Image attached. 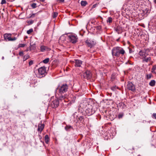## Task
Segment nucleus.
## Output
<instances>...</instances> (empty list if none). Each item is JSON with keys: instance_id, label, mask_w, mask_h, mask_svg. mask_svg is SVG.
Listing matches in <instances>:
<instances>
[{"instance_id": "30", "label": "nucleus", "mask_w": 156, "mask_h": 156, "mask_svg": "<svg viewBox=\"0 0 156 156\" xmlns=\"http://www.w3.org/2000/svg\"><path fill=\"white\" fill-rule=\"evenodd\" d=\"M31 6L33 9H34L36 7V4L35 3H33L31 5Z\"/></svg>"}, {"instance_id": "29", "label": "nucleus", "mask_w": 156, "mask_h": 156, "mask_svg": "<svg viewBox=\"0 0 156 156\" xmlns=\"http://www.w3.org/2000/svg\"><path fill=\"white\" fill-rule=\"evenodd\" d=\"M112 21V18L111 17H109L108 20H107V22H108L109 23H111Z\"/></svg>"}, {"instance_id": "26", "label": "nucleus", "mask_w": 156, "mask_h": 156, "mask_svg": "<svg viewBox=\"0 0 156 156\" xmlns=\"http://www.w3.org/2000/svg\"><path fill=\"white\" fill-rule=\"evenodd\" d=\"M49 58H47L44 60L43 61V62L44 63L47 64L49 62Z\"/></svg>"}, {"instance_id": "22", "label": "nucleus", "mask_w": 156, "mask_h": 156, "mask_svg": "<svg viewBox=\"0 0 156 156\" xmlns=\"http://www.w3.org/2000/svg\"><path fill=\"white\" fill-rule=\"evenodd\" d=\"M65 129L67 131H69L70 129H73V127L69 125H67L65 127Z\"/></svg>"}, {"instance_id": "3", "label": "nucleus", "mask_w": 156, "mask_h": 156, "mask_svg": "<svg viewBox=\"0 0 156 156\" xmlns=\"http://www.w3.org/2000/svg\"><path fill=\"white\" fill-rule=\"evenodd\" d=\"M47 74L46 69L45 67H41L38 69L37 76L39 78H42L45 76Z\"/></svg>"}, {"instance_id": "34", "label": "nucleus", "mask_w": 156, "mask_h": 156, "mask_svg": "<svg viewBox=\"0 0 156 156\" xmlns=\"http://www.w3.org/2000/svg\"><path fill=\"white\" fill-rule=\"evenodd\" d=\"M152 117L153 119H156V113H154L152 115Z\"/></svg>"}, {"instance_id": "33", "label": "nucleus", "mask_w": 156, "mask_h": 156, "mask_svg": "<svg viewBox=\"0 0 156 156\" xmlns=\"http://www.w3.org/2000/svg\"><path fill=\"white\" fill-rule=\"evenodd\" d=\"M36 14V13H34V14H30V16H29V18H34L35 17V15Z\"/></svg>"}, {"instance_id": "5", "label": "nucleus", "mask_w": 156, "mask_h": 156, "mask_svg": "<svg viewBox=\"0 0 156 156\" xmlns=\"http://www.w3.org/2000/svg\"><path fill=\"white\" fill-rule=\"evenodd\" d=\"M87 101H84L83 102L81 103L80 105V106L79 107L78 110L79 112H83V110H84V109L86 108L90 105Z\"/></svg>"}, {"instance_id": "4", "label": "nucleus", "mask_w": 156, "mask_h": 156, "mask_svg": "<svg viewBox=\"0 0 156 156\" xmlns=\"http://www.w3.org/2000/svg\"><path fill=\"white\" fill-rule=\"evenodd\" d=\"M76 112L74 113L73 115V117L74 118V121L76 122H79L83 124L85 123V117L83 116H80L78 117L76 115Z\"/></svg>"}, {"instance_id": "43", "label": "nucleus", "mask_w": 156, "mask_h": 156, "mask_svg": "<svg viewBox=\"0 0 156 156\" xmlns=\"http://www.w3.org/2000/svg\"><path fill=\"white\" fill-rule=\"evenodd\" d=\"M40 1L42 2H44L45 1V0H39Z\"/></svg>"}, {"instance_id": "9", "label": "nucleus", "mask_w": 156, "mask_h": 156, "mask_svg": "<svg viewBox=\"0 0 156 156\" xmlns=\"http://www.w3.org/2000/svg\"><path fill=\"white\" fill-rule=\"evenodd\" d=\"M12 34H5L4 35V39L6 41H15L17 39L16 37L11 38Z\"/></svg>"}, {"instance_id": "28", "label": "nucleus", "mask_w": 156, "mask_h": 156, "mask_svg": "<svg viewBox=\"0 0 156 156\" xmlns=\"http://www.w3.org/2000/svg\"><path fill=\"white\" fill-rule=\"evenodd\" d=\"M33 31V29L32 28L30 29L29 30L27 31V33L28 34H30L32 33Z\"/></svg>"}, {"instance_id": "14", "label": "nucleus", "mask_w": 156, "mask_h": 156, "mask_svg": "<svg viewBox=\"0 0 156 156\" xmlns=\"http://www.w3.org/2000/svg\"><path fill=\"white\" fill-rule=\"evenodd\" d=\"M75 63V66L76 67H80L82 64V61L80 60L75 59L74 61Z\"/></svg>"}, {"instance_id": "7", "label": "nucleus", "mask_w": 156, "mask_h": 156, "mask_svg": "<svg viewBox=\"0 0 156 156\" xmlns=\"http://www.w3.org/2000/svg\"><path fill=\"white\" fill-rule=\"evenodd\" d=\"M85 115L89 116L92 115L95 112V110L91 105H89L87 108L85 110Z\"/></svg>"}, {"instance_id": "15", "label": "nucleus", "mask_w": 156, "mask_h": 156, "mask_svg": "<svg viewBox=\"0 0 156 156\" xmlns=\"http://www.w3.org/2000/svg\"><path fill=\"white\" fill-rule=\"evenodd\" d=\"M44 127V124L39 123L38 125V128L37 129V131L38 132H40V133H41V131L43 129Z\"/></svg>"}, {"instance_id": "6", "label": "nucleus", "mask_w": 156, "mask_h": 156, "mask_svg": "<svg viewBox=\"0 0 156 156\" xmlns=\"http://www.w3.org/2000/svg\"><path fill=\"white\" fill-rule=\"evenodd\" d=\"M68 40L72 43H75L77 41L78 38L77 35L74 34H71L68 35Z\"/></svg>"}, {"instance_id": "45", "label": "nucleus", "mask_w": 156, "mask_h": 156, "mask_svg": "<svg viewBox=\"0 0 156 156\" xmlns=\"http://www.w3.org/2000/svg\"><path fill=\"white\" fill-rule=\"evenodd\" d=\"M2 59H3V58H4V57H2Z\"/></svg>"}, {"instance_id": "40", "label": "nucleus", "mask_w": 156, "mask_h": 156, "mask_svg": "<svg viewBox=\"0 0 156 156\" xmlns=\"http://www.w3.org/2000/svg\"><path fill=\"white\" fill-rule=\"evenodd\" d=\"M119 105H124V104L123 103H119Z\"/></svg>"}, {"instance_id": "17", "label": "nucleus", "mask_w": 156, "mask_h": 156, "mask_svg": "<svg viewBox=\"0 0 156 156\" xmlns=\"http://www.w3.org/2000/svg\"><path fill=\"white\" fill-rule=\"evenodd\" d=\"M151 72L154 74H156V64L153 66Z\"/></svg>"}, {"instance_id": "44", "label": "nucleus", "mask_w": 156, "mask_h": 156, "mask_svg": "<svg viewBox=\"0 0 156 156\" xmlns=\"http://www.w3.org/2000/svg\"><path fill=\"white\" fill-rule=\"evenodd\" d=\"M154 2L155 4H156V0H154Z\"/></svg>"}, {"instance_id": "36", "label": "nucleus", "mask_w": 156, "mask_h": 156, "mask_svg": "<svg viewBox=\"0 0 156 156\" xmlns=\"http://www.w3.org/2000/svg\"><path fill=\"white\" fill-rule=\"evenodd\" d=\"M33 60L30 61L29 62V65L30 66L33 64Z\"/></svg>"}, {"instance_id": "19", "label": "nucleus", "mask_w": 156, "mask_h": 156, "mask_svg": "<svg viewBox=\"0 0 156 156\" xmlns=\"http://www.w3.org/2000/svg\"><path fill=\"white\" fill-rule=\"evenodd\" d=\"M45 142L47 144H48L49 141V138L48 135H46L44 137Z\"/></svg>"}, {"instance_id": "23", "label": "nucleus", "mask_w": 156, "mask_h": 156, "mask_svg": "<svg viewBox=\"0 0 156 156\" xmlns=\"http://www.w3.org/2000/svg\"><path fill=\"white\" fill-rule=\"evenodd\" d=\"M47 48L44 46H41V51H44L47 49Z\"/></svg>"}, {"instance_id": "31", "label": "nucleus", "mask_w": 156, "mask_h": 156, "mask_svg": "<svg viewBox=\"0 0 156 156\" xmlns=\"http://www.w3.org/2000/svg\"><path fill=\"white\" fill-rule=\"evenodd\" d=\"M25 46V44H20L18 45L19 48L20 47H24Z\"/></svg>"}, {"instance_id": "27", "label": "nucleus", "mask_w": 156, "mask_h": 156, "mask_svg": "<svg viewBox=\"0 0 156 156\" xmlns=\"http://www.w3.org/2000/svg\"><path fill=\"white\" fill-rule=\"evenodd\" d=\"M34 20H27V23L29 25H31L33 24L34 23Z\"/></svg>"}, {"instance_id": "24", "label": "nucleus", "mask_w": 156, "mask_h": 156, "mask_svg": "<svg viewBox=\"0 0 156 156\" xmlns=\"http://www.w3.org/2000/svg\"><path fill=\"white\" fill-rule=\"evenodd\" d=\"M29 57H30V56L28 55H24V56L23 58V61H26L27 59L29 58Z\"/></svg>"}, {"instance_id": "35", "label": "nucleus", "mask_w": 156, "mask_h": 156, "mask_svg": "<svg viewBox=\"0 0 156 156\" xmlns=\"http://www.w3.org/2000/svg\"><path fill=\"white\" fill-rule=\"evenodd\" d=\"M6 3V1L5 0H2L1 4L2 5L5 4Z\"/></svg>"}, {"instance_id": "18", "label": "nucleus", "mask_w": 156, "mask_h": 156, "mask_svg": "<svg viewBox=\"0 0 156 156\" xmlns=\"http://www.w3.org/2000/svg\"><path fill=\"white\" fill-rule=\"evenodd\" d=\"M115 30L118 34H119L122 32V28L119 27H117L115 28Z\"/></svg>"}, {"instance_id": "13", "label": "nucleus", "mask_w": 156, "mask_h": 156, "mask_svg": "<svg viewBox=\"0 0 156 156\" xmlns=\"http://www.w3.org/2000/svg\"><path fill=\"white\" fill-rule=\"evenodd\" d=\"M127 88L133 91H134L135 90L134 86L131 83H129L127 86Z\"/></svg>"}, {"instance_id": "46", "label": "nucleus", "mask_w": 156, "mask_h": 156, "mask_svg": "<svg viewBox=\"0 0 156 156\" xmlns=\"http://www.w3.org/2000/svg\"><path fill=\"white\" fill-rule=\"evenodd\" d=\"M40 23H38V24H40Z\"/></svg>"}, {"instance_id": "12", "label": "nucleus", "mask_w": 156, "mask_h": 156, "mask_svg": "<svg viewBox=\"0 0 156 156\" xmlns=\"http://www.w3.org/2000/svg\"><path fill=\"white\" fill-rule=\"evenodd\" d=\"M86 42L88 46L91 48L95 44L96 42L94 41L87 40L86 41Z\"/></svg>"}, {"instance_id": "37", "label": "nucleus", "mask_w": 156, "mask_h": 156, "mask_svg": "<svg viewBox=\"0 0 156 156\" xmlns=\"http://www.w3.org/2000/svg\"><path fill=\"white\" fill-rule=\"evenodd\" d=\"M19 55L20 56H22L23 55V51H20L19 53Z\"/></svg>"}, {"instance_id": "20", "label": "nucleus", "mask_w": 156, "mask_h": 156, "mask_svg": "<svg viewBox=\"0 0 156 156\" xmlns=\"http://www.w3.org/2000/svg\"><path fill=\"white\" fill-rule=\"evenodd\" d=\"M152 76V75L151 73H150L149 74H146V76L145 77V79L147 80H149L150 79Z\"/></svg>"}, {"instance_id": "42", "label": "nucleus", "mask_w": 156, "mask_h": 156, "mask_svg": "<svg viewBox=\"0 0 156 156\" xmlns=\"http://www.w3.org/2000/svg\"><path fill=\"white\" fill-rule=\"evenodd\" d=\"M120 37H119V38H118V39H117L116 40V41H119V40H120Z\"/></svg>"}, {"instance_id": "39", "label": "nucleus", "mask_w": 156, "mask_h": 156, "mask_svg": "<svg viewBox=\"0 0 156 156\" xmlns=\"http://www.w3.org/2000/svg\"><path fill=\"white\" fill-rule=\"evenodd\" d=\"M116 87H111V89L113 90H115L116 89Z\"/></svg>"}, {"instance_id": "10", "label": "nucleus", "mask_w": 156, "mask_h": 156, "mask_svg": "<svg viewBox=\"0 0 156 156\" xmlns=\"http://www.w3.org/2000/svg\"><path fill=\"white\" fill-rule=\"evenodd\" d=\"M59 102L58 99H56L51 102L50 105L53 108L57 107L59 105Z\"/></svg>"}, {"instance_id": "8", "label": "nucleus", "mask_w": 156, "mask_h": 156, "mask_svg": "<svg viewBox=\"0 0 156 156\" xmlns=\"http://www.w3.org/2000/svg\"><path fill=\"white\" fill-rule=\"evenodd\" d=\"M150 50L149 49H144L141 50L139 52V54L142 58L147 57L149 55Z\"/></svg>"}, {"instance_id": "2", "label": "nucleus", "mask_w": 156, "mask_h": 156, "mask_svg": "<svg viewBox=\"0 0 156 156\" xmlns=\"http://www.w3.org/2000/svg\"><path fill=\"white\" fill-rule=\"evenodd\" d=\"M125 52L122 48L119 47H114L112 50V55L113 57H119L120 54L124 55Z\"/></svg>"}, {"instance_id": "16", "label": "nucleus", "mask_w": 156, "mask_h": 156, "mask_svg": "<svg viewBox=\"0 0 156 156\" xmlns=\"http://www.w3.org/2000/svg\"><path fill=\"white\" fill-rule=\"evenodd\" d=\"M143 62H151V58L150 57H145L144 58H142Z\"/></svg>"}, {"instance_id": "32", "label": "nucleus", "mask_w": 156, "mask_h": 156, "mask_svg": "<svg viewBox=\"0 0 156 156\" xmlns=\"http://www.w3.org/2000/svg\"><path fill=\"white\" fill-rule=\"evenodd\" d=\"M58 13L57 12H54L53 13V18H55L58 15Z\"/></svg>"}, {"instance_id": "1", "label": "nucleus", "mask_w": 156, "mask_h": 156, "mask_svg": "<svg viewBox=\"0 0 156 156\" xmlns=\"http://www.w3.org/2000/svg\"><path fill=\"white\" fill-rule=\"evenodd\" d=\"M68 87L66 84H64L58 87L57 89L58 90V96L59 99L64 102L67 101H66L67 97L64 94L68 90Z\"/></svg>"}, {"instance_id": "21", "label": "nucleus", "mask_w": 156, "mask_h": 156, "mask_svg": "<svg viewBox=\"0 0 156 156\" xmlns=\"http://www.w3.org/2000/svg\"><path fill=\"white\" fill-rule=\"evenodd\" d=\"M149 85L152 87L154 86L155 84V81L154 80H151L149 83Z\"/></svg>"}, {"instance_id": "38", "label": "nucleus", "mask_w": 156, "mask_h": 156, "mask_svg": "<svg viewBox=\"0 0 156 156\" xmlns=\"http://www.w3.org/2000/svg\"><path fill=\"white\" fill-rule=\"evenodd\" d=\"M123 116V115L122 114H119L118 115V117L119 118H120L122 117Z\"/></svg>"}, {"instance_id": "41", "label": "nucleus", "mask_w": 156, "mask_h": 156, "mask_svg": "<svg viewBox=\"0 0 156 156\" xmlns=\"http://www.w3.org/2000/svg\"><path fill=\"white\" fill-rule=\"evenodd\" d=\"M58 1H59L60 2H63L64 0H57Z\"/></svg>"}, {"instance_id": "25", "label": "nucleus", "mask_w": 156, "mask_h": 156, "mask_svg": "<svg viewBox=\"0 0 156 156\" xmlns=\"http://www.w3.org/2000/svg\"><path fill=\"white\" fill-rule=\"evenodd\" d=\"M87 4V2L82 1L81 2V4L82 6H85Z\"/></svg>"}, {"instance_id": "11", "label": "nucleus", "mask_w": 156, "mask_h": 156, "mask_svg": "<svg viewBox=\"0 0 156 156\" xmlns=\"http://www.w3.org/2000/svg\"><path fill=\"white\" fill-rule=\"evenodd\" d=\"M83 76L84 78L89 79H90L91 77V74L89 71H86L83 73Z\"/></svg>"}]
</instances>
